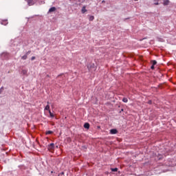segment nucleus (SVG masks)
<instances>
[{
    "label": "nucleus",
    "mask_w": 176,
    "mask_h": 176,
    "mask_svg": "<svg viewBox=\"0 0 176 176\" xmlns=\"http://www.w3.org/2000/svg\"><path fill=\"white\" fill-rule=\"evenodd\" d=\"M48 149H49V151H53L54 149V143H51L48 146Z\"/></svg>",
    "instance_id": "1"
},
{
    "label": "nucleus",
    "mask_w": 176,
    "mask_h": 176,
    "mask_svg": "<svg viewBox=\"0 0 176 176\" xmlns=\"http://www.w3.org/2000/svg\"><path fill=\"white\" fill-rule=\"evenodd\" d=\"M27 2L29 6H32V5L35 3V1H34V0H28Z\"/></svg>",
    "instance_id": "2"
},
{
    "label": "nucleus",
    "mask_w": 176,
    "mask_h": 176,
    "mask_svg": "<svg viewBox=\"0 0 176 176\" xmlns=\"http://www.w3.org/2000/svg\"><path fill=\"white\" fill-rule=\"evenodd\" d=\"M22 75H25L27 76V74H28V69H22L21 71Z\"/></svg>",
    "instance_id": "3"
},
{
    "label": "nucleus",
    "mask_w": 176,
    "mask_h": 176,
    "mask_svg": "<svg viewBox=\"0 0 176 176\" xmlns=\"http://www.w3.org/2000/svg\"><path fill=\"white\" fill-rule=\"evenodd\" d=\"M110 133H111V134H118V130H116V129H111V130H110Z\"/></svg>",
    "instance_id": "4"
},
{
    "label": "nucleus",
    "mask_w": 176,
    "mask_h": 176,
    "mask_svg": "<svg viewBox=\"0 0 176 176\" xmlns=\"http://www.w3.org/2000/svg\"><path fill=\"white\" fill-rule=\"evenodd\" d=\"M81 12L82 14L86 13V12H87V10H86V6H83L81 9Z\"/></svg>",
    "instance_id": "5"
},
{
    "label": "nucleus",
    "mask_w": 176,
    "mask_h": 176,
    "mask_svg": "<svg viewBox=\"0 0 176 176\" xmlns=\"http://www.w3.org/2000/svg\"><path fill=\"white\" fill-rule=\"evenodd\" d=\"M84 127H85V129H90V124L86 122V123L84 124Z\"/></svg>",
    "instance_id": "6"
},
{
    "label": "nucleus",
    "mask_w": 176,
    "mask_h": 176,
    "mask_svg": "<svg viewBox=\"0 0 176 176\" xmlns=\"http://www.w3.org/2000/svg\"><path fill=\"white\" fill-rule=\"evenodd\" d=\"M52 12H56V7H52V8H50L49 12L52 13Z\"/></svg>",
    "instance_id": "7"
},
{
    "label": "nucleus",
    "mask_w": 176,
    "mask_h": 176,
    "mask_svg": "<svg viewBox=\"0 0 176 176\" xmlns=\"http://www.w3.org/2000/svg\"><path fill=\"white\" fill-rule=\"evenodd\" d=\"M2 25H8V20H4L1 21Z\"/></svg>",
    "instance_id": "8"
},
{
    "label": "nucleus",
    "mask_w": 176,
    "mask_h": 176,
    "mask_svg": "<svg viewBox=\"0 0 176 176\" xmlns=\"http://www.w3.org/2000/svg\"><path fill=\"white\" fill-rule=\"evenodd\" d=\"M168 3H170V1H168V0L164 1V6H167V5H168Z\"/></svg>",
    "instance_id": "9"
},
{
    "label": "nucleus",
    "mask_w": 176,
    "mask_h": 176,
    "mask_svg": "<svg viewBox=\"0 0 176 176\" xmlns=\"http://www.w3.org/2000/svg\"><path fill=\"white\" fill-rule=\"evenodd\" d=\"M162 159H163V155H162V154H158V155H157V160H162Z\"/></svg>",
    "instance_id": "10"
},
{
    "label": "nucleus",
    "mask_w": 176,
    "mask_h": 176,
    "mask_svg": "<svg viewBox=\"0 0 176 176\" xmlns=\"http://www.w3.org/2000/svg\"><path fill=\"white\" fill-rule=\"evenodd\" d=\"M45 111H50V106H49V104H47L45 108Z\"/></svg>",
    "instance_id": "11"
},
{
    "label": "nucleus",
    "mask_w": 176,
    "mask_h": 176,
    "mask_svg": "<svg viewBox=\"0 0 176 176\" xmlns=\"http://www.w3.org/2000/svg\"><path fill=\"white\" fill-rule=\"evenodd\" d=\"M46 135H49L50 134H53V131H47L45 132Z\"/></svg>",
    "instance_id": "12"
},
{
    "label": "nucleus",
    "mask_w": 176,
    "mask_h": 176,
    "mask_svg": "<svg viewBox=\"0 0 176 176\" xmlns=\"http://www.w3.org/2000/svg\"><path fill=\"white\" fill-rule=\"evenodd\" d=\"M27 57H28V56L27 54H25V55L21 57V58H22V60H27Z\"/></svg>",
    "instance_id": "13"
},
{
    "label": "nucleus",
    "mask_w": 176,
    "mask_h": 176,
    "mask_svg": "<svg viewBox=\"0 0 176 176\" xmlns=\"http://www.w3.org/2000/svg\"><path fill=\"white\" fill-rule=\"evenodd\" d=\"M49 113H50L51 118H54V114H53L50 110H49Z\"/></svg>",
    "instance_id": "14"
},
{
    "label": "nucleus",
    "mask_w": 176,
    "mask_h": 176,
    "mask_svg": "<svg viewBox=\"0 0 176 176\" xmlns=\"http://www.w3.org/2000/svg\"><path fill=\"white\" fill-rule=\"evenodd\" d=\"M111 171L114 172V173H116V171H118V168H111Z\"/></svg>",
    "instance_id": "15"
},
{
    "label": "nucleus",
    "mask_w": 176,
    "mask_h": 176,
    "mask_svg": "<svg viewBox=\"0 0 176 176\" xmlns=\"http://www.w3.org/2000/svg\"><path fill=\"white\" fill-rule=\"evenodd\" d=\"M93 20H94V16H89V21H93Z\"/></svg>",
    "instance_id": "16"
},
{
    "label": "nucleus",
    "mask_w": 176,
    "mask_h": 176,
    "mask_svg": "<svg viewBox=\"0 0 176 176\" xmlns=\"http://www.w3.org/2000/svg\"><path fill=\"white\" fill-rule=\"evenodd\" d=\"M123 102H128L129 100L126 98L122 99Z\"/></svg>",
    "instance_id": "17"
},
{
    "label": "nucleus",
    "mask_w": 176,
    "mask_h": 176,
    "mask_svg": "<svg viewBox=\"0 0 176 176\" xmlns=\"http://www.w3.org/2000/svg\"><path fill=\"white\" fill-rule=\"evenodd\" d=\"M151 63L153 65H156V64H157V62L156 60H152Z\"/></svg>",
    "instance_id": "18"
},
{
    "label": "nucleus",
    "mask_w": 176,
    "mask_h": 176,
    "mask_svg": "<svg viewBox=\"0 0 176 176\" xmlns=\"http://www.w3.org/2000/svg\"><path fill=\"white\" fill-rule=\"evenodd\" d=\"M2 91H3V87L0 88V94L2 93Z\"/></svg>",
    "instance_id": "19"
},
{
    "label": "nucleus",
    "mask_w": 176,
    "mask_h": 176,
    "mask_svg": "<svg viewBox=\"0 0 176 176\" xmlns=\"http://www.w3.org/2000/svg\"><path fill=\"white\" fill-rule=\"evenodd\" d=\"M58 176H64V172H61V173L58 175Z\"/></svg>",
    "instance_id": "20"
},
{
    "label": "nucleus",
    "mask_w": 176,
    "mask_h": 176,
    "mask_svg": "<svg viewBox=\"0 0 176 176\" xmlns=\"http://www.w3.org/2000/svg\"><path fill=\"white\" fill-rule=\"evenodd\" d=\"M151 68V69H155V65H152Z\"/></svg>",
    "instance_id": "21"
},
{
    "label": "nucleus",
    "mask_w": 176,
    "mask_h": 176,
    "mask_svg": "<svg viewBox=\"0 0 176 176\" xmlns=\"http://www.w3.org/2000/svg\"><path fill=\"white\" fill-rule=\"evenodd\" d=\"M31 54V51H28V52L26 53L27 56H28V54Z\"/></svg>",
    "instance_id": "22"
},
{
    "label": "nucleus",
    "mask_w": 176,
    "mask_h": 176,
    "mask_svg": "<svg viewBox=\"0 0 176 176\" xmlns=\"http://www.w3.org/2000/svg\"><path fill=\"white\" fill-rule=\"evenodd\" d=\"M32 60H35V56H32V58H31Z\"/></svg>",
    "instance_id": "23"
},
{
    "label": "nucleus",
    "mask_w": 176,
    "mask_h": 176,
    "mask_svg": "<svg viewBox=\"0 0 176 176\" xmlns=\"http://www.w3.org/2000/svg\"><path fill=\"white\" fill-rule=\"evenodd\" d=\"M148 104H152V100H149V101L148 102Z\"/></svg>",
    "instance_id": "24"
},
{
    "label": "nucleus",
    "mask_w": 176,
    "mask_h": 176,
    "mask_svg": "<svg viewBox=\"0 0 176 176\" xmlns=\"http://www.w3.org/2000/svg\"><path fill=\"white\" fill-rule=\"evenodd\" d=\"M102 3H105V0H103V1H102Z\"/></svg>",
    "instance_id": "25"
},
{
    "label": "nucleus",
    "mask_w": 176,
    "mask_h": 176,
    "mask_svg": "<svg viewBox=\"0 0 176 176\" xmlns=\"http://www.w3.org/2000/svg\"><path fill=\"white\" fill-rule=\"evenodd\" d=\"M124 110L123 109H121V112H123Z\"/></svg>",
    "instance_id": "26"
},
{
    "label": "nucleus",
    "mask_w": 176,
    "mask_h": 176,
    "mask_svg": "<svg viewBox=\"0 0 176 176\" xmlns=\"http://www.w3.org/2000/svg\"><path fill=\"white\" fill-rule=\"evenodd\" d=\"M155 5H159V3H155Z\"/></svg>",
    "instance_id": "27"
},
{
    "label": "nucleus",
    "mask_w": 176,
    "mask_h": 176,
    "mask_svg": "<svg viewBox=\"0 0 176 176\" xmlns=\"http://www.w3.org/2000/svg\"><path fill=\"white\" fill-rule=\"evenodd\" d=\"M47 105H49V102H47Z\"/></svg>",
    "instance_id": "28"
},
{
    "label": "nucleus",
    "mask_w": 176,
    "mask_h": 176,
    "mask_svg": "<svg viewBox=\"0 0 176 176\" xmlns=\"http://www.w3.org/2000/svg\"><path fill=\"white\" fill-rule=\"evenodd\" d=\"M135 1H138V0H135Z\"/></svg>",
    "instance_id": "29"
}]
</instances>
